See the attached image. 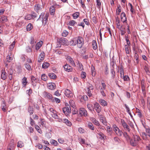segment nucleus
I'll return each instance as SVG.
<instances>
[{
    "instance_id": "obj_1",
    "label": "nucleus",
    "mask_w": 150,
    "mask_h": 150,
    "mask_svg": "<svg viewBox=\"0 0 150 150\" xmlns=\"http://www.w3.org/2000/svg\"><path fill=\"white\" fill-rule=\"evenodd\" d=\"M49 17V13L47 12L46 13H44L42 12L40 14L39 18L37 19V21L39 20L42 19V21L44 26L47 24Z\"/></svg>"
},
{
    "instance_id": "obj_2",
    "label": "nucleus",
    "mask_w": 150,
    "mask_h": 150,
    "mask_svg": "<svg viewBox=\"0 0 150 150\" xmlns=\"http://www.w3.org/2000/svg\"><path fill=\"white\" fill-rule=\"evenodd\" d=\"M68 45V41L64 38H58L57 39L56 47H60L61 45Z\"/></svg>"
},
{
    "instance_id": "obj_3",
    "label": "nucleus",
    "mask_w": 150,
    "mask_h": 150,
    "mask_svg": "<svg viewBox=\"0 0 150 150\" xmlns=\"http://www.w3.org/2000/svg\"><path fill=\"white\" fill-rule=\"evenodd\" d=\"M141 139L137 135H134L130 141V144L133 146H136Z\"/></svg>"
},
{
    "instance_id": "obj_4",
    "label": "nucleus",
    "mask_w": 150,
    "mask_h": 150,
    "mask_svg": "<svg viewBox=\"0 0 150 150\" xmlns=\"http://www.w3.org/2000/svg\"><path fill=\"white\" fill-rule=\"evenodd\" d=\"M76 44L78 47L79 48H81L84 45V40L83 38L81 36H79L76 37Z\"/></svg>"
},
{
    "instance_id": "obj_5",
    "label": "nucleus",
    "mask_w": 150,
    "mask_h": 150,
    "mask_svg": "<svg viewBox=\"0 0 150 150\" xmlns=\"http://www.w3.org/2000/svg\"><path fill=\"white\" fill-rule=\"evenodd\" d=\"M43 95L44 97L45 98L48 99L50 101L52 102H54V99L52 95L50 93L46 91H44L43 93Z\"/></svg>"
},
{
    "instance_id": "obj_6",
    "label": "nucleus",
    "mask_w": 150,
    "mask_h": 150,
    "mask_svg": "<svg viewBox=\"0 0 150 150\" xmlns=\"http://www.w3.org/2000/svg\"><path fill=\"white\" fill-rule=\"evenodd\" d=\"M62 110L64 113L66 115H68V114L70 113L71 112V109L69 105H68L67 107L63 108Z\"/></svg>"
},
{
    "instance_id": "obj_7",
    "label": "nucleus",
    "mask_w": 150,
    "mask_h": 150,
    "mask_svg": "<svg viewBox=\"0 0 150 150\" xmlns=\"http://www.w3.org/2000/svg\"><path fill=\"white\" fill-rule=\"evenodd\" d=\"M121 122L124 129L125 130L127 131L128 132H130V129L129 128V126L125 122V120L123 119H121Z\"/></svg>"
},
{
    "instance_id": "obj_8",
    "label": "nucleus",
    "mask_w": 150,
    "mask_h": 150,
    "mask_svg": "<svg viewBox=\"0 0 150 150\" xmlns=\"http://www.w3.org/2000/svg\"><path fill=\"white\" fill-rule=\"evenodd\" d=\"M93 107V108L98 113H99L101 111V107L98 103L96 102L94 103Z\"/></svg>"
},
{
    "instance_id": "obj_9",
    "label": "nucleus",
    "mask_w": 150,
    "mask_h": 150,
    "mask_svg": "<svg viewBox=\"0 0 150 150\" xmlns=\"http://www.w3.org/2000/svg\"><path fill=\"white\" fill-rule=\"evenodd\" d=\"M79 113L81 116L86 117L87 116L86 110L83 108H80L79 109Z\"/></svg>"
},
{
    "instance_id": "obj_10",
    "label": "nucleus",
    "mask_w": 150,
    "mask_h": 150,
    "mask_svg": "<svg viewBox=\"0 0 150 150\" xmlns=\"http://www.w3.org/2000/svg\"><path fill=\"white\" fill-rule=\"evenodd\" d=\"M63 67L65 71H67L70 72L72 71L73 69L72 67L67 64H66Z\"/></svg>"
},
{
    "instance_id": "obj_11",
    "label": "nucleus",
    "mask_w": 150,
    "mask_h": 150,
    "mask_svg": "<svg viewBox=\"0 0 150 150\" xmlns=\"http://www.w3.org/2000/svg\"><path fill=\"white\" fill-rule=\"evenodd\" d=\"M14 140H11L8 145L7 150H13L14 149Z\"/></svg>"
},
{
    "instance_id": "obj_12",
    "label": "nucleus",
    "mask_w": 150,
    "mask_h": 150,
    "mask_svg": "<svg viewBox=\"0 0 150 150\" xmlns=\"http://www.w3.org/2000/svg\"><path fill=\"white\" fill-rule=\"evenodd\" d=\"M65 95L68 98H70L72 95V93L71 91L68 89H67L65 91Z\"/></svg>"
},
{
    "instance_id": "obj_13",
    "label": "nucleus",
    "mask_w": 150,
    "mask_h": 150,
    "mask_svg": "<svg viewBox=\"0 0 150 150\" xmlns=\"http://www.w3.org/2000/svg\"><path fill=\"white\" fill-rule=\"evenodd\" d=\"M55 7L54 5L52 6H51L50 8L49 11L50 14L52 16H54L55 13Z\"/></svg>"
},
{
    "instance_id": "obj_14",
    "label": "nucleus",
    "mask_w": 150,
    "mask_h": 150,
    "mask_svg": "<svg viewBox=\"0 0 150 150\" xmlns=\"http://www.w3.org/2000/svg\"><path fill=\"white\" fill-rule=\"evenodd\" d=\"M45 55V54L44 52H41L39 57L38 59V62H41L44 60Z\"/></svg>"
},
{
    "instance_id": "obj_15",
    "label": "nucleus",
    "mask_w": 150,
    "mask_h": 150,
    "mask_svg": "<svg viewBox=\"0 0 150 150\" xmlns=\"http://www.w3.org/2000/svg\"><path fill=\"white\" fill-rule=\"evenodd\" d=\"M56 86L55 84L54 83H49L48 84V88L51 90L54 89Z\"/></svg>"
},
{
    "instance_id": "obj_16",
    "label": "nucleus",
    "mask_w": 150,
    "mask_h": 150,
    "mask_svg": "<svg viewBox=\"0 0 150 150\" xmlns=\"http://www.w3.org/2000/svg\"><path fill=\"white\" fill-rule=\"evenodd\" d=\"M22 83L23 86V87H25L26 86L28 83L27 81V78L25 77H24L22 79Z\"/></svg>"
},
{
    "instance_id": "obj_17",
    "label": "nucleus",
    "mask_w": 150,
    "mask_h": 150,
    "mask_svg": "<svg viewBox=\"0 0 150 150\" xmlns=\"http://www.w3.org/2000/svg\"><path fill=\"white\" fill-rule=\"evenodd\" d=\"M42 43V42L41 41L37 43L35 45V49L36 50H38L41 47Z\"/></svg>"
},
{
    "instance_id": "obj_18",
    "label": "nucleus",
    "mask_w": 150,
    "mask_h": 150,
    "mask_svg": "<svg viewBox=\"0 0 150 150\" xmlns=\"http://www.w3.org/2000/svg\"><path fill=\"white\" fill-rule=\"evenodd\" d=\"M36 43V41L34 39L33 37H31L30 38V43L31 45V47L33 48L35 43Z\"/></svg>"
},
{
    "instance_id": "obj_19",
    "label": "nucleus",
    "mask_w": 150,
    "mask_h": 150,
    "mask_svg": "<svg viewBox=\"0 0 150 150\" xmlns=\"http://www.w3.org/2000/svg\"><path fill=\"white\" fill-rule=\"evenodd\" d=\"M115 64H116L115 62L114 59L112 58L110 63V69H114Z\"/></svg>"
},
{
    "instance_id": "obj_20",
    "label": "nucleus",
    "mask_w": 150,
    "mask_h": 150,
    "mask_svg": "<svg viewBox=\"0 0 150 150\" xmlns=\"http://www.w3.org/2000/svg\"><path fill=\"white\" fill-rule=\"evenodd\" d=\"M34 9L37 13H38L39 11L41 9V8L40 5L37 4L35 5L34 6Z\"/></svg>"
},
{
    "instance_id": "obj_21",
    "label": "nucleus",
    "mask_w": 150,
    "mask_h": 150,
    "mask_svg": "<svg viewBox=\"0 0 150 150\" xmlns=\"http://www.w3.org/2000/svg\"><path fill=\"white\" fill-rule=\"evenodd\" d=\"M7 17L6 16H2L0 18V23H5L7 21Z\"/></svg>"
},
{
    "instance_id": "obj_22",
    "label": "nucleus",
    "mask_w": 150,
    "mask_h": 150,
    "mask_svg": "<svg viewBox=\"0 0 150 150\" xmlns=\"http://www.w3.org/2000/svg\"><path fill=\"white\" fill-rule=\"evenodd\" d=\"M100 119L101 122L103 123L104 125H106V121L105 120V118L102 115H100Z\"/></svg>"
},
{
    "instance_id": "obj_23",
    "label": "nucleus",
    "mask_w": 150,
    "mask_h": 150,
    "mask_svg": "<svg viewBox=\"0 0 150 150\" xmlns=\"http://www.w3.org/2000/svg\"><path fill=\"white\" fill-rule=\"evenodd\" d=\"M7 75L5 72V70H2L1 74V78L3 80H5L6 78Z\"/></svg>"
},
{
    "instance_id": "obj_24",
    "label": "nucleus",
    "mask_w": 150,
    "mask_h": 150,
    "mask_svg": "<svg viewBox=\"0 0 150 150\" xmlns=\"http://www.w3.org/2000/svg\"><path fill=\"white\" fill-rule=\"evenodd\" d=\"M76 37L74 38L72 40H71L69 42V43L70 45L72 46H74L76 45Z\"/></svg>"
},
{
    "instance_id": "obj_25",
    "label": "nucleus",
    "mask_w": 150,
    "mask_h": 150,
    "mask_svg": "<svg viewBox=\"0 0 150 150\" xmlns=\"http://www.w3.org/2000/svg\"><path fill=\"white\" fill-rule=\"evenodd\" d=\"M144 69L146 74H149L150 72L149 70V67L147 64H146L144 65Z\"/></svg>"
},
{
    "instance_id": "obj_26",
    "label": "nucleus",
    "mask_w": 150,
    "mask_h": 150,
    "mask_svg": "<svg viewBox=\"0 0 150 150\" xmlns=\"http://www.w3.org/2000/svg\"><path fill=\"white\" fill-rule=\"evenodd\" d=\"M99 102L103 106H106L107 104L106 102L103 99H100L99 100Z\"/></svg>"
},
{
    "instance_id": "obj_27",
    "label": "nucleus",
    "mask_w": 150,
    "mask_h": 150,
    "mask_svg": "<svg viewBox=\"0 0 150 150\" xmlns=\"http://www.w3.org/2000/svg\"><path fill=\"white\" fill-rule=\"evenodd\" d=\"M32 84L33 86L35 85V83L37 82V79L36 78H35L34 76H31V79Z\"/></svg>"
},
{
    "instance_id": "obj_28",
    "label": "nucleus",
    "mask_w": 150,
    "mask_h": 150,
    "mask_svg": "<svg viewBox=\"0 0 150 150\" xmlns=\"http://www.w3.org/2000/svg\"><path fill=\"white\" fill-rule=\"evenodd\" d=\"M48 76L51 79H55L57 77L56 75L54 73H49L48 74Z\"/></svg>"
},
{
    "instance_id": "obj_29",
    "label": "nucleus",
    "mask_w": 150,
    "mask_h": 150,
    "mask_svg": "<svg viewBox=\"0 0 150 150\" xmlns=\"http://www.w3.org/2000/svg\"><path fill=\"white\" fill-rule=\"evenodd\" d=\"M28 112L30 113V115H32L34 112V109L32 106L29 105L28 108Z\"/></svg>"
},
{
    "instance_id": "obj_30",
    "label": "nucleus",
    "mask_w": 150,
    "mask_h": 150,
    "mask_svg": "<svg viewBox=\"0 0 150 150\" xmlns=\"http://www.w3.org/2000/svg\"><path fill=\"white\" fill-rule=\"evenodd\" d=\"M1 107L2 110L4 112L6 111V103L4 101H3L1 104Z\"/></svg>"
},
{
    "instance_id": "obj_31",
    "label": "nucleus",
    "mask_w": 150,
    "mask_h": 150,
    "mask_svg": "<svg viewBox=\"0 0 150 150\" xmlns=\"http://www.w3.org/2000/svg\"><path fill=\"white\" fill-rule=\"evenodd\" d=\"M63 122L64 123H66L67 125L69 126H70L71 125V122L67 119H63Z\"/></svg>"
},
{
    "instance_id": "obj_32",
    "label": "nucleus",
    "mask_w": 150,
    "mask_h": 150,
    "mask_svg": "<svg viewBox=\"0 0 150 150\" xmlns=\"http://www.w3.org/2000/svg\"><path fill=\"white\" fill-rule=\"evenodd\" d=\"M24 65L26 69L28 71L31 70L32 69L31 66L28 63H25L24 64Z\"/></svg>"
},
{
    "instance_id": "obj_33",
    "label": "nucleus",
    "mask_w": 150,
    "mask_h": 150,
    "mask_svg": "<svg viewBox=\"0 0 150 150\" xmlns=\"http://www.w3.org/2000/svg\"><path fill=\"white\" fill-rule=\"evenodd\" d=\"M68 61L72 65V66H75L74 62L72 58L69 57L68 58Z\"/></svg>"
},
{
    "instance_id": "obj_34",
    "label": "nucleus",
    "mask_w": 150,
    "mask_h": 150,
    "mask_svg": "<svg viewBox=\"0 0 150 150\" xmlns=\"http://www.w3.org/2000/svg\"><path fill=\"white\" fill-rule=\"evenodd\" d=\"M50 66V64L48 62H44L42 65V67L44 69H47Z\"/></svg>"
},
{
    "instance_id": "obj_35",
    "label": "nucleus",
    "mask_w": 150,
    "mask_h": 150,
    "mask_svg": "<svg viewBox=\"0 0 150 150\" xmlns=\"http://www.w3.org/2000/svg\"><path fill=\"white\" fill-rule=\"evenodd\" d=\"M92 45L93 48L94 50H96L97 48V46L96 41L95 40H93L92 41Z\"/></svg>"
},
{
    "instance_id": "obj_36",
    "label": "nucleus",
    "mask_w": 150,
    "mask_h": 150,
    "mask_svg": "<svg viewBox=\"0 0 150 150\" xmlns=\"http://www.w3.org/2000/svg\"><path fill=\"white\" fill-rule=\"evenodd\" d=\"M95 70V68L94 66H92L91 67V72L92 76H94L96 74V72Z\"/></svg>"
},
{
    "instance_id": "obj_37",
    "label": "nucleus",
    "mask_w": 150,
    "mask_h": 150,
    "mask_svg": "<svg viewBox=\"0 0 150 150\" xmlns=\"http://www.w3.org/2000/svg\"><path fill=\"white\" fill-rule=\"evenodd\" d=\"M24 145V143L22 142L19 141L18 142L17 146L18 147L21 148Z\"/></svg>"
},
{
    "instance_id": "obj_38",
    "label": "nucleus",
    "mask_w": 150,
    "mask_h": 150,
    "mask_svg": "<svg viewBox=\"0 0 150 150\" xmlns=\"http://www.w3.org/2000/svg\"><path fill=\"white\" fill-rule=\"evenodd\" d=\"M88 128L90 129L93 130H94V127L93 124L91 122H89L88 123Z\"/></svg>"
},
{
    "instance_id": "obj_39",
    "label": "nucleus",
    "mask_w": 150,
    "mask_h": 150,
    "mask_svg": "<svg viewBox=\"0 0 150 150\" xmlns=\"http://www.w3.org/2000/svg\"><path fill=\"white\" fill-rule=\"evenodd\" d=\"M31 16L33 19L36 18L38 16V15L34 11H32L31 13Z\"/></svg>"
},
{
    "instance_id": "obj_40",
    "label": "nucleus",
    "mask_w": 150,
    "mask_h": 150,
    "mask_svg": "<svg viewBox=\"0 0 150 150\" xmlns=\"http://www.w3.org/2000/svg\"><path fill=\"white\" fill-rule=\"evenodd\" d=\"M80 99L81 101H82L83 100L86 101L88 100V98L87 96L86 95L83 96H81Z\"/></svg>"
},
{
    "instance_id": "obj_41",
    "label": "nucleus",
    "mask_w": 150,
    "mask_h": 150,
    "mask_svg": "<svg viewBox=\"0 0 150 150\" xmlns=\"http://www.w3.org/2000/svg\"><path fill=\"white\" fill-rule=\"evenodd\" d=\"M110 73L111 74V77L112 79H114L115 76V72L114 70V69H110Z\"/></svg>"
},
{
    "instance_id": "obj_42",
    "label": "nucleus",
    "mask_w": 150,
    "mask_h": 150,
    "mask_svg": "<svg viewBox=\"0 0 150 150\" xmlns=\"http://www.w3.org/2000/svg\"><path fill=\"white\" fill-rule=\"evenodd\" d=\"M77 23L73 20L70 21L68 23V25L71 26H74L75 24H76Z\"/></svg>"
},
{
    "instance_id": "obj_43",
    "label": "nucleus",
    "mask_w": 150,
    "mask_h": 150,
    "mask_svg": "<svg viewBox=\"0 0 150 150\" xmlns=\"http://www.w3.org/2000/svg\"><path fill=\"white\" fill-rule=\"evenodd\" d=\"M130 46L127 45H125V51L126 52V53L127 54H129V46Z\"/></svg>"
},
{
    "instance_id": "obj_44",
    "label": "nucleus",
    "mask_w": 150,
    "mask_h": 150,
    "mask_svg": "<svg viewBox=\"0 0 150 150\" xmlns=\"http://www.w3.org/2000/svg\"><path fill=\"white\" fill-rule=\"evenodd\" d=\"M33 28L32 24L31 23H29L26 27V29L28 31L30 30Z\"/></svg>"
},
{
    "instance_id": "obj_45",
    "label": "nucleus",
    "mask_w": 150,
    "mask_h": 150,
    "mask_svg": "<svg viewBox=\"0 0 150 150\" xmlns=\"http://www.w3.org/2000/svg\"><path fill=\"white\" fill-rule=\"evenodd\" d=\"M47 76L45 74H43L41 76V79L42 80L45 81L47 80Z\"/></svg>"
},
{
    "instance_id": "obj_46",
    "label": "nucleus",
    "mask_w": 150,
    "mask_h": 150,
    "mask_svg": "<svg viewBox=\"0 0 150 150\" xmlns=\"http://www.w3.org/2000/svg\"><path fill=\"white\" fill-rule=\"evenodd\" d=\"M141 89L142 90V91L143 92V93L144 95V96H146V91L145 90V87L144 86V85L142 84L141 86Z\"/></svg>"
},
{
    "instance_id": "obj_47",
    "label": "nucleus",
    "mask_w": 150,
    "mask_h": 150,
    "mask_svg": "<svg viewBox=\"0 0 150 150\" xmlns=\"http://www.w3.org/2000/svg\"><path fill=\"white\" fill-rule=\"evenodd\" d=\"M79 15V13L78 12H76L73 14V16L74 19H76L77 18Z\"/></svg>"
},
{
    "instance_id": "obj_48",
    "label": "nucleus",
    "mask_w": 150,
    "mask_h": 150,
    "mask_svg": "<svg viewBox=\"0 0 150 150\" xmlns=\"http://www.w3.org/2000/svg\"><path fill=\"white\" fill-rule=\"evenodd\" d=\"M137 112L138 113V115L140 118H141L142 117V115L141 113V111L138 108H136Z\"/></svg>"
},
{
    "instance_id": "obj_49",
    "label": "nucleus",
    "mask_w": 150,
    "mask_h": 150,
    "mask_svg": "<svg viewBox=\"0 0 150 150\" xmlns=\"http://www.w3.org/2000/svg\"><path fill=\"white\" fill-rule=\"evenodd\" d=\"M31 19H32L31 16V14H27L25 18V19L26 20H30Z\"/></svg>"
},
{
    "instance_id": "obj_50",
    "label": "nucleus",
    "mask_w": 150,
    "mask_h": 150,
    "mask_svg": "<svg viewBox=\"0 0 150 150\" xmlns=\"http://www.w3.org/2000/svg\"><path fill=\"white\" fill-rule=\"evenodd\" d=\"M92 121L93 123L96 125L98 126L100 124L95 119L93 118L92 119Z\"/></svg>"
},
{
    "instance_id": "obj_51",
    "label": "nucleus",
    "mask_w": 150,
    "mask_h": 150,
    "mask_svg": "<svg viewBox=\"0 0 150 150\" xmlns=\"http://www.w3.org/2000/svg\"><path fill=\"white\" fill-rule=\"evenodd\" d=\"M12 56L8 55L6 57V62H10L12 60Z\"/></svg>"
},
{
    "instance_id": "obj_52",
    "label": "nucleus",
    "mask_w": 150,
    "mask_h": 150,
    "mask_svg": "<svg viewBox=\"0 0 150 150\" xmlns=\"http://www.w3.org/2000/svg\"><path fill=\"white\" fill-rule=\"evenodd\" d=\"M15 41H14L12 44H11L9 46V48L10 51H12L13 48H14L15 45Z\"/></svg>"
},
{
    "instance_id": "obj_53",
    "label": "nucleus",
    "mask_w": 150,
    "mask_h": 150,
    "mask_svg": "<svg viewBox=\"0 0 150 150\" xmlns=\"http://www.w3.org/2000/svg\"><path fill=\"white\" fill-rule=\"evenodd\" d=\"M124 74V70L123 69L122 66L120 67V76L122 78V77H123Z\"/></svg>"
},
{
    "instance_id": "obj_54",
    "label": "nucleus",
    "mask_w": 150,
    "mask_h": 150,
    "mask_svg": "<svg viewBox=\"0 0 150 150\" xmlns=\"http://www.w3.org/2000/svg\"><path fill=\"white\" fill-rule=\"evenodd\" d=\"M116 132L117 135L118 136H121L123 134V132L119 129Z\"/></svg>"
},
{
    "instance_id": "obj_55",
    "label": "nucleus",
    "mask_w": 150,
    "mask_h": 150,
    "mask_svg": "<svg viewBox=\"0 0 150 150\" xmlns=\"http://www.w3.org/2000/svg\"><path fill=\"white\" fill-rule=\"evenodd\" d=\"M98 134L99 136V138L100 139L103 140H105V136L103 133L101 132L99 134Z\"/></svg>"
},
{
    "instance_id": "obj_56",
    "label": "nucleus",
    "mask_w": 150,
    "mask_h": 150,
    "mask_svg": "<svg viewBox=\"0 0 150 150\" xmlns=\"http://www.w3.org/2000/svg\"><path fill=\"white\" fill-rule=\"evenodd\" d=\"M50 143L52 144H54L55 146H57L58 144L57 141L53 139L51 141Z\"/></svg>"
},
{
    "instance_id": "obj_57",
    "label": "nucleus",
    "mask_w": 150,
    "mask_h": 150,
    "mask_svg": "<svg viewBox=\"0 0 150 150\" xmlns=\"http://www.w3.org/2000/svg\"><path fill=\"white\" fill-rule=\"evenodd\" d=\"M93 91L91 90L87 89V95L90 97L92 96V93H93Z\"/></svg>"
},
{
    "instance_id": "obj_58",
    "label": "nucleus",
    "mask_w": 150,
    "mask_h": 150,
    "mask_svg": "<svg viewBox=\"0 0 150 150\" xmlns=\"http://www.w3.org/2000/svg\"><path fill=\"white\" fill-rule=\"evenodd\" d=\"M86 76V74L84 71H82L81 74V77L82 79H84Z\"/></svg>"
},
{
    "instance_id": "obj_59",
    "label": "nucleus",
    "mask_w": 150,
    "mask_h": 150,
    "mask_svg": "<svg viewBox=\"0 0 150 150\" xmlns=\"http://www.w3.org/2000/svg\"><path fill=\"white\" fill-rule=\"evenodd\" d=\"M104 73L106 75H108L109 74L108 68V66L107 65L105 66V68Z\"/></svg>"
},
{
    "instance_id": "obj_60",
    "label": "nucleus",
    "mask_w": 150,
    "mask_h": 150,
    "mask_svg": "<svg viewBox=\"0 0 150 150\" xmlns=\"http://www.w3.org/2000/svg\"><path fill=\"white\" fill-rule=\"evenodd\" d=\"M35 127L36 129L37 130V131L40 133H42V131L40 129L38 125H35Z\"/></svg>"
},
{
    "instance_id": "obj_61",
    "label": "nucleus",
    "mask_w": 150,
    "mask_h": 150,
    "mask_svg": "<svg viewBox=\"0 0 150 150\" xmlns=\"http://www.w3.org/2000/svg\"><path fill=\"white\" fill-rule=\"evenodd\" d=\"M112 128L113 129V130L115 132V133L117 130H119V128L116 125H113L112 126Z\"/></svg>"
},
{
    "instance_id": "obj_62",
    "label": "nucleus",
    "mask_w": 150,
    "mask_h": 150,
    "mask_svg": "<svg viewBox=\"0 0 150 150\" xmlns=\"http://www.w3.org/2000/svg\"><path fill=\"white\" fill-rule=\"evenodd\" d=\"M88 108L91 111H92V109L93 108V105L91 104H88L87 105Z\"/></svg>"
},
{
    "instance_id": "obj_63",
    "label": "nucleus",
    "mask_w": 150,
    "mask_h": 150,
    "mask_svg": "<svg viewBox=\"0 0 150 150\" xmlns=\"http://www.w3.org/2000/svg\"><path fill=\"white\" fill-rule=\"evenodd\" d=\"M70 106H71L72 107H74V101L72 100H70L69 102Z\"/></svg>"
},
{
    "instance_id": "obj_64",
    "label": "nucleus",
    "mask_w": 150,
    "mask_h": 150,
    "mask_svg": "<svg viewBox=\"0 0 150 150\" xmlns=\"http://www.w3.org/2000/svg\"><path fill=\"white\" fill-rule=\"evenodd\" d=\"M142 136L143 139L144 140H146V139L147 134L145 132H143L142 133Z\"/></svg>"
}]
</instances>
